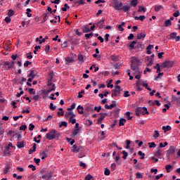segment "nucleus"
Returning a JSON list of instances; mask_svg holds the SVG:
<instances>
[{
  "instance_id": "nucleus-64",
  "label": "nucleus",
  "mask_w": 180,
  "mask_h": 180,
  "mask_svg": "<svg viewBox=\"0 0 180 180\" xmlns=\"http://www.w3.org/2000/svg\"><path fill=\"white\" fill-rule=\"evenodd\" d=\"M32 65V62L27 60L26 63H24V66L29 67V65Z\"/></svg>"
},
{
  "instance_id": "nucleus-46",
  "label": "nucleus",
  "mask_w": 180,
  "mask_h": 180,
  "mask_svg": "<svg viewBox=\"0 0 180 180\" xmlns=\"http://www.w3.org/2000/svg\"><path fill=\"white\" fill-rule=\"evenodd\" d=\"M104 174L108 176V175H110V170H109V169H105L104 171Z\"/></svg>"
},
{
  "instance_id": "nucleus-61",
  "label": "nucleus",
  "mask_w": 180,
  "mask_h": 180,
  "mask_svg": "<svg viewBox=\"0 0 180 180\" xmlns=\"http://www.w3.org/2000/svg\"><path fill=\"white\" fill-rule=\"evenodd\" d=\"M101 109H102L101 106L94 107V110H96V112H101Z\"/></svg>"
},
{
  "instance_id": "nucleus-48",
  "label": "nucleus",
  "mask_w": 180,
  "mask_h": 180,
  "mask_svg": "<svg viewBox=\"0 0 180 180\" xmlns=\"http://www.w3.org/2000/svg\"><path fill=\"white\" fill-rule=\"evenodd\" d=\"M27 58H28V60H32V58H33V56L32 55V52H30V53H27Z\"/></svg>"
},
{
  "instance_id": "nucleus-17",
  "label": "nucleus",
  "mask_w": 180,
  "mask_h": 180,
  "mask_svg": "<svg viewBox=\"0 0 180 180\" xmlns=\"http://www.w3.org/2000/svg\"><path fill=\"white\" fill-rule=\"evenodd\" d=\"M124 25H125L124 22H122L121 25H118L117 27V29H119V30H120V32H123L124 30V28L123 27Z\"/></svg>"
},
{
  "instance_id": "nucleus-10",
  "label": "nucleus",
  "mask_w": 180,
  "mask_h": 180,
  "mask_svg": "<svg viewBox=\"0 0 180 180\" xmlns=\"http://www.w3.org/2000/svg\"><path fill=\"white\" fill-rule=\"evenodd\" d=\"M146 36H147L146 32H141L137 34V39H138V40H140L141 39H146Z\"/></svg>"
},
{
  "instance_id": "nucleus-42",
  "label": "nucleus",
  "mask_w": 180,
  "mask_h": 180,
  "mask_svg": "<svg viewBox=\"0 0 180 180\" xmlns=\"http://www.w3.org/2000/svg\"><path fill=\"white\" fill-rule=\"evenodd\" d=\"M72 109H75V103H72L70 108H67V110H72Z\"/></svg>"
},
{
  "instance_id": "nucleus-58",
  "label": "nucleus",
  "mask_w": 180,
  "mask_h": 180,
  "mask_svg": "<svg viewBox=\"0 0 180 180\" xmlns=\"http://www.w3.org/2000/svg\"><path fill=\"white\" fill-rule=\"evenodd\" d=\"M79 167H82V168H86V164L79 162Z\"/></svg>"
},
{
  "instance_id": "nucleus-39",
  "label": "nucleus",
  "mask_w": 180,
  "mask_h": 180,
  "mask_svg": "<svg viewBox=\"0 0 180 180\" xmlns=\"http://www.w3.org/2000/svg\"><path fill=\"white\" fill-rule=\"evenodd\" d=\"M41 49V46H34V49L33 53L34 54H37V51H39V49Z\"/></svg>"
},
{
  "instance_id": "nucleus-18",
  "label": "nucleus",
  "mask_w": 180,
  "mask_h": 180,
  "mask_svg": "<svg viewBox=\"0 0 180 180\" xmlns=\"http://www.w3.org/2000/svg\"><path fill=\"white\" fill-rule=\"evenodd\" d=\"M167 153H169V154H174L175 153V147L170 146V148L167 150Z\"/></svg>"
},
{
  "instance_id": "nucleus-51",
  "label": "nucleus",
  "mask_w": 180,
  "mask_h": 180,
  "mask_svg": "<svg viewBox=\"0 0 180 180\" xmlns=\"http://www.w3.org/2000/svg\"><path fill=\"white\" fill-rule=\"evenodd\" d=\"M34 129V125L33 124H30V127L28 128V129L30 130V131H33V129Z\"/></svg>"
},
{
  "instance_id": "nucleus-1",
  "label": "nucleus",
  "mask_w": 180,
  "mask_h": 180,
  "mask_svg": "<svg viewBox=\"0 0 180 180\" xmlns=\"http://www.w3.org/2000/svg\"><path fill=\"white\" fill-rule=\"evenodd\" d=\"M61 136V134L56 129L49 130V133L46 134V137L48 140H54V139H58Z\"/></svg>"
},
{
  "instance_id": "nucleus-52",
  "label": "nucleus",
  "mask_w": 180,
  "mask_h": 180,
  "mask_svg": "<svg viewBox=\"0 0 180 180\" xmlns=\"http://www.w3.org/2000/svg\"><path fill=\"white\" fill-rule=\"evenodd\" d=\"M92 36H94V33H90V34H85V37L86 39V40H88V39H89V37H92Z\"/></svg>"
},
{
  "instance_id": "nucleus-21",
  "label": "nucleus",
  "mask_w": 180,
  "mask_h": 180,
  "mask_svg": "<svg viewBox=\"0 0 180 180\" xmlns=\"http://www.w3.org/2000/svg\"><path fill=\"white\" fill-rule=\"evenodd\" d=\"M138 154L140 155V160H144V157H146V153H143L141 150L138 152Z\"/></svg>"
},
{
  "instance_id": "nucleus-16",
  "label": "nucleus",
  "mask_w": 180,
  "mask_h": 180,
  "mask_svg": "<svg viewBox=\"0 0 180 180\" xmlns=\"http://www.w3.org/2000/svg\"><path fill=\"white\" fill-rule=\"evenodd\" d=\"M122 11H124V12H126L127 13V12H129L130 11V6L127 5V6H123L122 7Z\"/></svg>"
},
{
  "instance_id": "nucleus-38",
  "label": "nucleus",
  "mask_w": 180,
  "mask_h": 180,
  "mask_svg": "<svg viewBox=\"0 0 180 180\" xmlns=\"http://www.w3.org/2000/svg\"><path fill=\"white\" fill-rule=\"evenodd\" d=\"M91 179H94V176H92V175H91V174H87L84 177V180H91Z\"/></svg>"
},
{
  "instance_id": "nucleus-25",
  "label": "nucleus",
  "mask_w": 180,
  "mask_h": 180,
  "mask_svg": "<svg viewBox=\"0 0 180 180\" xmlns=\"http://www.w3.org/2000/svg\"><path fill=\"white\" fill-rule=\"evenodd\" d=\"M160 155H162V151L158 148V151L155 153V157H160Z\"/></svg>"
},
{
  "instance_id": "nucleus-15",
  "label": "nucleus",
  "mask_w": 180,
  "mask_h": 180,
  "mask_svg": "<svg viewBox=\"0 0 180 180\" xmlns=\"http://www.w3.org/2000/svg\"><path fill=\"white\" fill-rule=\"evenodd\" d=\"M77 112L80 115H83L84 114V107L81 106V105H78L77 106Z\"/></svg>"
},
{
  "instance_id": "nucleus-59",
  "label": "nucleus",
  "mask_w": 180,
  "mask_h": 180,
  "mask_svg": "<svg viewBox=\"0 0 180 180\" xmlns=\"http://www.w3.org/2000/svg\"><path fill=\"white\" fill-rule=\"evenodd\" d=\"M27 129V125H22L21 127H20V130H26Z\"/></svg>"
},
{
  "instance_id": "nucleus-4",
  "label": "nucleus",
  "mask_w": 180,
  "mask_h": 180,
  "mask_svg": "<svg viewBox=\"0 0 180 180\" xmlns=\"http://www.w3.org/2000/svg\"><path fill=\"white\" fill-rule=\"evenodd\" d=\"M162 68H172L174 67V62L166 60L161 65Z\"/></svg>"
},
{
  "instance_id": "nucleus-37",
  "label": "nucleus",
  "mask_w": 180,
  "mask_h": 180,
  "mask_svg": "<svg viewBox=\"0 0 180 180\" xmlns=\"http://www.w3.org/2000/svg\"><path fill=\"white\" fill-rule=\"evenodd\" d=\"M13 15H15V12H13V10L12 9L8 10V16L11 18V16H13Z\"/></svg>"
},
{
  "instance_id": "nucleus-47",
  "label": "nucleus",
  "mask_w": 180,
  "mask_h": 180,
  "mask_svg": "<svg viewBox=\"0 0 180 180\" xmlns=\"http://www.w3.org/2000/svg\"><path fill=\"white\" fill-rule=\"evenodd\" d=\"M137 179H141L143 178V174H141L140 172H137L136 174Z\"/></svg>"
},
{
  "instance_id": "nucleus-44",
  "label": "nucleus",
  "mask_w": 180,
  "mask_h": 180,
  "mask_svg": "<svg viewBox=\"0 0 180 180\" xmlns=\"http://www.w3.org/2000/svg\"><path fill=\"white\" fill-rule=\"evenodd\" d=\"M47 85L48 86H53V85H54V84H53V79H49Z\"/></svg>"
},
{
  "instance_id": "nucleus-35",
  "label": "nucleus",
  "mask_w": 180,
  "mask_h": 180,
  "mask_svg": "<svg viewBox=\"0 0 180 180\" xmlns=\"http://www.w3.org/2000/svg\"><path fill=\"white\" fill-rule=\"evenodd\" d=\"M131 113V112L129 111L125 113V115L127 117V120H131V119H133V117L130 116Z\"/></svg>"
},
{
  "instance_id": "nucleus-55",
  "label": "nucleus",
  "mask_w": 180,
  "mask_h": 180,
  "mask_svg": "<svg viewBox=\"0 0 180 180\" xmlns=\"http://www.w3.org/2000/svg\"><path fill=\"white\" fill-rule=\"evenodd\" d=\"M5 133V129H4V127H0V136H2V134H4Z\"/></svg>"
},
{
  "instance_id": "nucleus-9",
  "label": "nucleus",
  "mask_w": 180,
  "mask_h": 180,
  "mask_svg": "<svg viewBox=\"0 0 180 180\" xmlns=\"http://www.w3.org/2000/svg\"><path fill=\"white\" fill-rule=\"evenodd\" d=\"M143 111V108L141 107H137L136 109H135V113L137 116H141V112Z\"/></svg>"
},
{
  "instance_id": "nucleus-31",
  "label": "nucleus",
  "mask_w": 180,
  "mask_h": 180,
  "mask_svg": "<svg viewBox=\"0 0 180 180\" xmlns=\"http://www.w3.org/2000/svg\"><path fill=\"white\" fill-rule=\"evenodd\" d=\"M148 144L149 146V148H155V147H157V145L154 142H150Z\"/></svg>"
},
{
  "instance_id": "nucleus-36",
  "label": "nucleus",
  "mask_w": 180,
  "mask_h": 180,
  "mask_svg": "<svg viewBox=\"0 0 180 180\" xmlns=\"http://www.w3.org/2000/svg\"><path fill=\"white\" fill-rule=\"evenodd\" d=\"M27 77L34 78V77H36V75L34 74V70H31L30 73L27 75Z\"/></svg>"
},
{
  "instance_id": "nucleus-50",
  "label": "nucleus",
  "mask_w": 180,
  "mask_h": 180,
  "mask_svg": "<svg viewBox=\"0 0 180 180\" xmlns=\"http://www.w3.org/2000/svg\"><path fill=\"white\" fill-rule=\"evenodd\" d=\"M123 96H124V98H129V96H130V95L129 94V91H124Z\"/></svg>"
},
{
  "instance_id": "nucleus-43",
  "label": "nucleus",
  "mask_w": 180,
  "mask_h": 180,
  "mask_svg": "<svg viewBox=\"0 0 180 180\" xmlns=\"http://www.w3.org/2000/svg\"><path fill=\"white\" fill-rule=\"evenodd\" d=\"M63 126L64 127H67V122H65V121L62 122L60 123V124L59 125V127L61 128V127H63Z\"/></svg>"
},
{
  "instance_id": "nucleus-13",
  "label": "nucleus",
  "mask_w": 180,
  "mask_h": 180,
  "mask_svg": "<svg viewBox=\"0 0 180 180\" xmlns=\"http://www.w3.org/2000/svg\"><path fill=\"white\" fill-rule=\"evenodd\" d=\"M69 116H71L70 117H75V114H74V112L70 111V112H67L65 115V117H69Z\"/></svg>"
},
{
  "instance_id": "nucleus-62",
  "label": "nucleus",
  "mask_w": 180,
  "mask_h": 180,
  "mask_svg": "<svg viewBox=\"0 0 180 180\" xmlns=\"http://www.w3.org/2000/svg\"><path fill=\"white\" fill-rule=\"evenodd\" d=\"M28 168H32V171H36V166L33 165H30L28 166Z\"/></svg>"
},
{
  "instance_id": "nucleus-19",
  "label": "nucleus",
  "mask_w": 180,
  "mask_h": 180,
  "mask_svg": "<svg viewBox=\"0 0 180 180\" xmlns=\"http://www.w3.org/2000/svg\"><path fill=\"white\" fill-rule=\"evenodd\" d=\"M164 7H162V5H159V6H155V12H160V11H161V9H163Z\"/></svg>"
},
{
  "instance_id": "nucleus-32",
  "label": "nucleus",
  "mask_w": 180,
  "mask_h": 180,
  "mask_svg": "<svg viewBox=\"0 0 180 180\" xmlns=\"http://www.w3.org/2000/svg\"><path fill=\"white\" fill-rule=\"evenodd\" d=\"M165 169L167 170V172H171V169H172V165H167L165 166Z\"/></svg>"
},
{
  "instance_id": "nucleus-30",
  "label": "nucleus",
  "mask_w": 180,
  "mask_h": 180,
  "mask_svg": "<svg viewBox=\"0 0 180 180\" xmlns=\"http://www.w3.org/2000/svg\"><path fill=\"white\" fill-rule=\"evenodd\" d=\"M112 61H119V56L112 55L110 56Z\"/></svg>"
},
{
  "instance_id": "nucleus-63",
  "label": "nucleus",
  "mask_w": 180,
  "mask_h": 180,
  "mask_svg": "<svg viewBox=\"0 0 180 180\" xmlns=\"http://www.w3.org/2000/svg\"><path fill=\"white\" fill-rule=\"evenodd\" d=\"M48 179H51V178H53V173H52V172H49V173H48Z\"/></svg>"
},
{
  "instance_id": "nucleus-53",
  "label": "nucleus",
  "mask_w": 180,
  "mask_h": 180,
  "mask_svg": "<svg viewBox=\"0 0 180 180\" xmlns=\"http://www.w3.org/2000/svg\"><path fill=\"white\" fill-rule=\"evenodd\" d=\"M113 108H116V101H113L112 104L110 105V109H113Z\"/></svg>"
},
{
  "instance_id": "nucleus-2",
  "label": "nucleus",
  "mask_w": 180,
  "mask_h": 180,
  "mask_svg": "<svg viewBox=\"0 0 180 180\" xmlns=\"http://www.w3.org/2000/svg\"><path fill=\"white\" fill-rule=\"evenodd\" d=\"M140 63V60L137 59L136 58H134L133 60H131V70L132 71H134L135 72L139 73L140 71L139 70V63Z\"/></svg>"
},
{
  "instance_id": "nucleus-40",
  "label": "nucleus",
  "mask_w": 180,
  "mask_h": 180,
  "mask_svg": "<svg viewBox=\"0 0 180 180\" xmlns=\"http://www.w3.org/2000/svg\"><path fill=\"white\" fill-rule=\"evenodd\" d=\"M69 122L72 123V124H75L77 120L74 119V117H70Z\"/></svg>"
},
{
  "instance_id": "nucleus-45",
  "label": "nucleus",
  "mask_w": 180,
  "mask_h": 180,
  "mask_svg": "<svg viewBox=\"0 0 180 180\" xmlns=\"http://www.w3.org/2000/svg\"><path fill=\"white\" fill-rule=\"evenodd\" d=\"M138 12H146V8L140 6L139 8L138 9Z\"/></svg>"
},
{
  "instance_id": "nucleus-28",
  "label": "nucleus",
  "mask_w": 180,
  "mask_h": 180,
  "mask_svg": "<svg viewBox=\"0 0 180 180\" xmlns=\"http://www.w3.org/2000/svg\"><path fill=\"white\" fill-rule=\"evenodd\" d=\"M72 148H73V150H72L73 153H79V148H78V146H77V145H74L72 146Z\"/></svg>"
},
{
  "instance_id": "nucleus-33",
  "label": "nucleus",
  "mask_w": 180,
  "mask_h": 180,
  "mask_svg": "<svg viewBox=\"0 0 180 180\" xmlns=\"http://www.w3.org/2000/svg\"><path fill=\"white\" fill-rule=\"evenodd\" d=\"M162 130L165 131V133H166V131H168L169 130H171V126L167 125V127L163 126L162 127Z\"/></svg>"
},
{
  "instance_id": "nucleus-26",
  "label": "nucleus",
  "mask_w": 180,
  "mask_h": 180,
  "mask_svg": "<svg viewBox=\"0 0 180 180\" xmlns=\"http://www.w3.org/2000/svg\"><path fill=\"white\" fill-rule=\"evenodd\" d=\"M126 122V119L121 118L119 122V126H124V123Z\"/></svg>"
},
{
  "instance_id": "nucleus-60",
  "label": "nucleus",
  "mask_w": 180,
  "mask_h": 180,
  "mask_svg": "<svg viewBox=\"0 0 180 180\" xmlns=\"http://www.w3.org/2000/svg\"><path fill=\"white\" fill-rule=\"evenodd\" d=\"M39 98H40V96L39 95H36V96H34L32 98V101H37L39 99Z\"/></svg>"
},
{
  "instance_id": "nucleus-5",
  "label": "nucleus",
  "mask_w": 180,
  "mask_h": 180,
  "mask_svg": "<svg viewBox=\"0 0 180 180\" xmlns=\"http://www.w3.org/2000/svg\"><path fill=\"white\" fill-rule=\"evenodd\" d=\"M113 1H114L113 8H115L116 11H122L123 3H122V1L119 2L117 0H113Z\"/></svg>"
},
{
  "instance_id": "nucleus-7",
  "label": "nucleus",
  "mask_w": 180,
  "mask_h": 180,
  "mask_svg": "<svg viewBox=\"0 0 180 180\" xmlns=\"http://www.w3.org/2000/svg\"><path fill=\"white\" fill-rule=\"evenodd\" d=\"M100 115H101V117L98 120V124H101V123H102V121L105 119V117H106V116H108V113H106V112L100 113Z\"/></svg>"
},
{
  "instance_id": "nucleus-14",
  "label": "nucleus",
  "mask_w": 180,
  "mask_h": 180,
  "mask_svg": "<svg viewBox=\"0 0 180 180\" xmlns=\"http://www.w3.org/2000/svg\"><path fill=\"white\" fill-rule=\"evenodd\" d=\"M139 4V0H131L130 2V6H134V8H136L137 5Z\"/></svg>"
},
{
  "instance_id": "nucleus-24",
  "label": "nucleus",
  "mask_w": 180,
  "mask_h": 180,
  "mask_svg": "<svg viewBox=\"0 0 180 180\" xmlns=\"http://www.w3.org/2000/svg\"><path fill=\"white\" fill-rule=\"evenodd\" d=\"M17 147H18V148H23V147H25V143H23V141L18 142Z\"/></svg>"
},
{
  "instance_id": "nucleus-57",
  "label": "nucleus",
  "mask_w": 180,
  "mask_h": 180,
  "mask_svg": "<svg viewBox=\"0 0 180 180\" xmlns=\"http://www.w3.org/2000/svg\"><path fill=\"white\" fill-rule=\"evenodd\" d=\"M171 39H175L176 37V32H173L170 34Z\"/></svg>"
},
{
  "instance_id": "nucleus-3",
  "label": "nucleus",
  "mask_w": 180,
  "mask_h": 180,
  "mask_svg": "<svg viewBox=\"0 0 180 180\" xmlns=\"http://www.w3.org/2000/svg\"><path fill=\"white\" fill-rule=\"evenodd\" d=\"M120 92H122V87L119 85H115L114 89L112 90L111 96L115 98L116 96H120Z\"/></svg>"
},
{
  "instance_id": "nucleus-29",
  "label": "nucleus",
  "mask_w": 180,
  "mask_h": 180,
  "mask_svg": "<svg viewBox=\"0 0 180 180\" xmlns=\"http://www.w3.org/2000/svg\"><path fill=\"white\" fill-rule=\"evenodd\" d=\"M78 133H79V129H75L72 133V136L73 137H75V136H77V134H78Z\"/></svg>"
},
{
  "instance_id": "nucleus-11",
  "label": "nucleus",
  "mask_w": 180,
  "mask_h": 180,
  "mask_svg": "<svg viewBox=\"0 0 180 180\" xmlns=\"http://www.w3.org/2000/svg\"><path fill=\"white\" fill-rule=\"evenodd\" d=\"M136 51H140V50H143V44L141 42H139L137 46L134 48Z\"/></svg>"
},
{
  "instance_id": "nucleus-41",
  "label": "nucleus",
  "mask_w": 180,
  "mask_h": 180,
  "mask_svg": "<svg viewBox=\"0 0 180 180\" xmlns=\"http://www.w3.org/2000/svg\"><path fill=\"white\" fill-rule=\"evenodd\" d=\"M56 106H54V104H53V103H51L49 105V109L51 110H56Z\"/></svg>"
},
{
  "instance_id": "nucleus-23",
  "label": "nucleus",
  "mask_w": 180,
  "mask_h": 180,
  "mask_svg": "<svg viewBox=\"0 0 180 180\" xmlns=\"http://www.w3.org/2000/svg\"><path fill=\"white\" fill-rule=\"evenodd\" d=\"M143 110L141 112L142 115H150V112L147 110V108L146 107L142 108Z\"/></svg>"
},
{
  "instance_id": "nucleus-22",
  "label": "nucleus",
  "mask_w": 180,
  "mask_h": 180,
  "mask_svg": "<svg viewBox=\"0 0 180 180\" xmlns=\"http://www.w3.org/2000/svg\"><path fill=\"white\" fill-rule=\"evenodd\" d=\"M134 44H137V41H133L130 44H129V49L130 50H133V49H135Z\"/></svg>"
},
{
  "instance_id": "nucleus-20",
  "label": "nucleus",
  "mask_w": 180,
  "mask_h": 180,
  "mask_svg": "<svg viewBox=\"0 0 180 180\" xmlns=\"http://www.w3.org/2000/svg\"><path fill=\"white\" fill-rule=\"evenodd\" d=\"M48 155H49L47 154V150H44L42 153L41 160H45L46 158H47Z\"/></svg>"
},
{
  "instance_id": "nucleus-54",
  "label": "nucleus",
  "mask_w": 180,
  "mask_h": 180,
  "mask_svg": "<svg viewBox=\"0 0 180 180\" xmlns=\"http://www.w3.org/2000/svg\"><path fill=\"white\" fill-rule=\"evenodd\" d=\"M180 15V13H179V11H176L175 13H173V16H174V18H178V16H179Z\"/></svg>"
},
{
  "instance_id": "nucleus-56",
  "label": "nucleus",
  "mask_w": 180,
  "mask_h": 180,
  "mask_svg": "<svg viewBox=\"0 0 180 180\" xmlns=\"http://www.w3.org/2000/svg\"><path fill=\"white\" fill-rule=\"evenodd\" d=\"M9 169H10V167L9 166H7L4 170V174H8V172H9Z\"/></svg>"
},
{
  "instance_id": "nucleus-6",
  "label": "nucleus",
  "mask_w": 180,
  "mask_h": 180,
  "mask_svg": "<svg viewBox=\"0 0 180 180\" xmlns=\"http://www.w3.org/2000/svg\"><path fill=\"white\" fill-rule=\"evenodd\" d=\"M52 91H56V84L52 85V89H44L41 91V94L43 95H47L48 94H50V92H52Z\"/></svg>"
},
{
  "instance_id": "nucleus-27",
  "label": "nucleus",
  "mask_w": 180,
  "mask_h": 180,
  "mask_svg": "<svg viewBox=\"0 0 180 180\" xmlns=\"http://www.w3.org/2000/svg\"><path fill=\"white\" fill-rule=\"evenodd\" d=\"M153 137L154 139H158V137H160V132H158V130H155V131H154V134H153Z\"/></svg>"
},
{
  "instance_id": "nucleus-34",
  "label": "nucleus",
  "mask_w": 180,
  "mask_h": 180,
  "mask_svg": "<svg viewBox=\"0 0 180 180\" xmlns=\"http://www.w3.org/2000/svg\"><path fill=\"white\" fill-rule=\"evenodd\" d=\"M122 154H123V156H122L123 160H126V158H127V155H129V153L126 152V150H123L122 152Z\"/></svg>"
},
{
  "instance_id": "nucleus-49",
  "label": "nucleus",
  "mask_w": 180,
  "mask_h": 180,
  "mask_svg": "<svg viewBox=\"0 0 180 180\" xmlns=\"http://www.w3.org/2000/svg\"><path fill=\"white\" fill-rule=\"evenodd\" d=\"M89 32H91V30H90L88 27H85L83 29V32H84V33H88Z\"/></svg>"
},
{
  "instance_id": "nucleus-8",
  "label": "nucleus",
  "mask_w": 180,
  "mask_h": 180,
  "mask_svg": "<svg viewBox=\"0 0 180 180\" xmlns=\"http://www.w3.org/2000/svg\"><path fill=\"white\" fill-rule=\"evenodd\" d=\"M105 23V19L102 18L99 22H97L96 25L98 29H103V24Z\"/></svg>"
},
{
  "instance_id": "nucleus-12",
  "label": "nucleus",
  "mask_w": 180,
  "mask_h": 180,
  "mask_svg": "<svg viewBox=\"0 0 180 180\" xmlns=\"http://www.w3.org/2000/svg\"><path fill=\"white\" fill-rule=\"evenodd\" d=\"M172 25V22L171 20H166L163 24L164 27H168V26H171Z\"/></svg>"
}]
</instances>
